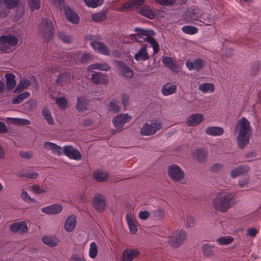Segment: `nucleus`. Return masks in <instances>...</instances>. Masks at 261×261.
<instances>
[{"label": "nucleus", "instance_id": "1", "mask_svg": "<svg viewBox=\"0 0 261 261\" xmlns=\"http://www.w3.org/2000/svg\"><path fill=\"white\" fill-rule=\"evenodd\" d=\"M235 130L238 132V146L243 149L249 143L252 130L250 122L245 117H242L238 121Z\"/></svg>", "mask_w": 261, "mask_h": 261}, {"label": "nucleus", "instance_id": "2", "mask_svg": "<svg viewBox=\"0 0 261 261\" xmlns=\"http://www.w3.org/2000/svg\"><path fill=\"white\" fill-rule=\"evenodd\" d=\"M235 194L233 192H223L214 199L213 206L215 210L226 212L235 203Z\"/></svg>", "mask_w": 261, "mask_h": 261}, {"label": "nucleus", "instance_id": "3", "mask_svg": "<svg viewBox=\"0 0 261 261\" xmlns=\"http://www.w3.org/2000/svg\"><path fill=\"white\" fill-rule=\"evenodd\" d=\"M54 27L52 22L48 18H43L38 25L40 35L48 42L54 37Z\"/></svg>", "mask_w": 261, "mask_h": 261}, {"label": "nucleus", "instance_id": "4", "mask_svg": "<svg viewBox=\"0 0 261 261\" xmlns=\"http://www.w3.org/2000/svg\"><path fill=\"white\" fill-rule=\"evenodd\" d=\"M187 239V233L184 230L174 231L169 237L168 242L169 244L173 247L177 248L180 246Z\"/></svg>", "mask_w": 261, "mask_h": 261}, {"label": "nucleus", "instance_id": "5", "mask_svg": "<svg viewBox=\"0 0 261 261\" xmlns=\"http://www.w3.org/2000/svg\"><path fill=\"white\" fill-rule=\"evenodd\" d=\"M17 42L18 39L13 35L1 36L0 37V51L9 53L11 50V47L15 46Z\"/></svg>", "mask_w": 261, "mask_h": 261}, {"label": "nucleus", "instance_id": "6", "mask_svg": "<svg viewBox=\"0 0 261 261\" xmlns=\"http://www.w3.org/2000/svg\"><path fill=\"white\" fill-rule=\"evenodd\" d=\"M168 173L169 177L174 181H179L185 177L184 171L176 164H172L169 167Z\"/></svg>", "mask_w": 261, "mask_h": 261}, {"label": "nucleus", "instance_id": "7", "mask_svg": "<svg viewBox=\"0 0 261 261\" xmlns=\"http://www.w3.org/2000/svg\"><path fill=\"white\" fill-rule=\"evenodd\" d=\"M161 128V123L158 121L152 122L150 124L145 123L141 128L140 133L143 136H150L155 134Z\"/></svg>", "mask_w": 261, "mask_h": 261}, {"label": "nucleus", "instance_id": "8", "mask_svg": "<svg viewBox=\"0 0 261 261\" xmlns=\"http://www.w3.org/2000/svg\"><path fill=\"white\" fill-rule=\"evenodd\" d=\"M80 51H76L74 53H66L64 52L60 55L59 57H57L60 59V62H69V64H72L76 62L78 59L80 58Z\"/></svg>", "mask_w": 261, "mask_h": 261}, {"label": "nucleus", "instance_id": "9", "mask_svg": "<svg viewBox=\"0 0 261 261\" xmlns=\"http://www.w3.org/2000/svg\"><path fill=\"white\" fill-rule=\"evenodd\" d=\"M92 202L94 208L97 212H102L105 210L106 202L102 194L96 193L93 197Z\"/></svg>", "mask_w": 261, "mask_h": 261}, {"label": "nucleus", "instance_id": "10", "mask_svg": "<svg viewBox=\"0 0 261 261\" xmlns=\"http://www.w3.org/2000/svg\"><path fill=\"white\" fill-rule=\"evenodd\" d=\"M200 13L199 10L195 8L189 9L185 14V19L187 22L195 24V21L198 22L200 19Z\"/></svg>", "mask_w": 261, "mask_h": 261}, {"label": "nucleus", "instance_id": "11", "mask_svg": "<svg viewBox=\"0 0 261 261\" xmlns=\"http://www.w3.org/2000/svg\"><path fill=\"white\" fill-rule=\"evenodd\" d=\"M131 118V116L127 114H121L114 117L112 122L116 128L118 129L121 128L126 123L129 121Z\"/></svg>", "mask_w": 261, "mask_h": 261}, {"label": "nucleus", "instance_id": "12", "mask_svg": "<svg viewBox=\"0 0 261 261\" xmlns=\"http://www.w3.org/2000/svg\"><path fill=\"white\" fill-rule=\"evenodd\" d=\"M62 153L69 158L74 160L79 161L82 159L80 152L78 150L74 149L71 146H64Z\"/></svg>", "mask_w": 261, "mask_h": 261}, {"label": "nucleus", "instance_id": "13", "mask_svg": "<svg viewBox=\"0 0 261 261\" xmlns=\"http://www.w3.org/2000/svg\"><path fill=\"white\" fill-rule=\"evenodd\" d=\"M92 48L98 53L106 56L110 55V51L108 46L103 43L96 41H92L90 43Z\"/></svg>", "mask_w": 261, "mask_h": 261}, {"label": "nucleus", "instance_id": "14", "mask_svg": "<svg viewBox=\"0 0 261 261\" xmlns=\"http://www.w3.org/2000/svg\"><path fill=\"white\" fill-rule=\"evenodd\" d=\"M203 115L201 113H196L189 116L186 121V124L188 126H195L204 120Z\"/></svg>", "mask_w": 261, "mask_h": 261}, {"label": "nucleus", "instance_id": "15", "mask_svg": "<svg viewBox=\"0 0 261 261\" xmlns=\"http://www.w3.org/2000/svg\"><path fill=\"white\" fill-rule=\"evenodd\" d=\"M116 66L119 71L124 76L128 78H130L133 76V72L132 70L123 61H116Z\"/></svg>", "mask_w": 261, "mask_h": 261}, {"label": "nucleus", "instance_id": "16", "mask_svg": "<svg viewBox=\"0 0 261 261\" xmlns=\"http://www.w3.org/2000/svg\"><path fill=\"white\" fill-rule=\"evenodd\" d=\"M9 229L11 232L14 233H24L28 231V227L26 222L22 221L12 224L9 226Z\"/></svg>", "mask_w": 261, "mask_h": 261}, {"label": "nucleus", "instance_id": "17", "mask_svg": "<svg viewBox=\"0 0 261 261\" xmlns=\"http://www.w3.org/2000/svg\"><path fill=\"white\" fill-rule=\"evenodd\" d=\"M186 65L190 70H195L198 71L205 66V62L200 59H196L192 61L188 60Z\"/></svg>", "mask_w": 261, "mask_h": 261}, {"label": "nucleus", "instance_id": "18", "mask_svg": "<svg viewBox=\"0 0 261 261\" xmlns=\"http://www.w3.org/2000/svg\"><path fill=\"white\" fill-rule=\"evenodd\" d=\"M140 254L139 251L137 249H126L123 252L122 261H132Z\"/></svg>", "mask_w": 261, "mask_h": 261}, {"label": "nucleus", "instance_id": "19", "mask_svg": "<svg viewBox=\"0 0 261 261\" xmlns=\"http://www.w3.org/2000/svg\"><path fill=\"white\" fill-rule=\"evenodd\" d=\"M214 21V17L211 14L201 13L199 21L195 23V24L199 26L210 25L213 24Z\"/></svg>", "mask_w": 261, "mask_h": 261}, {"label": "nucleus", "instance_id": "20", "mask_svg": "<svg viewBox=\"0 0 261 261\" xmlns=\"http://www.w3.org/2000/svg\"><path fill=\"white\" fill-rule=\"evenodd\" d=\"M64 13L68 21L75 24L79 22V15L69 7L66 6L64 8Z\"/></svg>", "mask_w": 261, "mask_h": 261}, {"label": "nucleus", "instance_id": "21", "mask_svg": "<svg viewBox=\"0 0 261 261\" xmlns=\"http://www.w3.org/2000/svg\"><path fill=\"white\" fill-rule=\"evenodd\" d=\"M62 210L63 207L60 204H54L42 207L41 208V212L48 215H55L60 213Z\"/></svg>", "mask_w": 261, "mask_h": 261}, {"label": "nucleus", "instance_id": "22", "mask_svg": "<svg viewBox=\"0 0 261 261\" xmlns=\"http://www.w3.org/2000/svg\"><path fill=\"white\" fill-rule=\"evenodd\" d=\"M162 62L164 65L171 70L176 72H179L180 68L179 65L174 62L171 58L164 57L162 59Z\"/></svg>", "mask_w": 261, "mask_h": 261}, {"label": "nucleus", "instance_id": "23", "mask_svg": "<svg viewBox=\"0 0 261 261\" xmlns=\"http://www.w3.org/2000/svg\"><path fill=\"white\" fill-rule=\"evenodd\" d=\"M146 49L147 48L145 45H142V47L134 56V59L136 61L138 62L145 61L149 59V55Z\"/></svg>", "mask_w": 261, "mask_h": 261}, {"label": "nucleus", "instance_id": "24", "mask_svg": "<svg viewBox=\"0 0 261 261\" xmlns=\"http://www.w3.org/2000/svg\"><path fill=\"white\" fill-rule=\"evenodd\" d=\"M76 223V217L73 215L69 216L65 222V230L69 232H71L75 228Z\"/></svg>", "mask_w": 261, "mask_h": 261}, {"label": "nucleus", "instance_id": "25", "mask_svg": "<svg viewBox=\"0 0 261 261\" xmlns=\"http://www.w3.org/2000/svg\"><path fill=\"white\" fill-rule=\"evenodd\" d=\"M43 147L46 150H51L53 153H56L58 155H60L63 152V149L60 146L50 142H45Z\"/></svg>", "mask_w": 261, "mask_h": 261}, {"label": "nucleus", "instance_id": "26", "mask_svg": "<svg viewBox=\"0 0 261 261\" xmlns=\"http://www.w3.org/2000/svg\"><path fill=\"white\" fill-rule=\"evenodd\" d=\"M249 170V167L246 165H241L234 168L231 172L230 175L235 178L239 175L245 174Z\"/></svg>", "mask_w": 261, "mask_h": 261}, {"label": "nucleus", "instance_id": "27", "mask_svg": "<svg viewBox=\"0 0 261 261\" xmlns=\"http://www.w3.org/2000/svg\"><path fill=\"white\" fill-rule=\"evenodd\" d=\"M138 12L150 19H153L155 17L154 12L149 6H143L138 10Z\"/></svg>", "mask_w": 261, "mask_h": 261}, {"label": "nucleus", "instance_id": "28", "mask_svg": "<svg viewBox=\"0 0 261 261\" xmlns=\"http://www.w3.org/2000/svg\"><path fill=\"white\" fill-rule=\"evenodd\" d=\"M177 90V87L175 85L167 83L162 87L161 92L163 95L168 96L175 93Z\"/></svg>", "mask_w": 261, "mask_h": 261}, {"label": "nucleus", "instance_id": "29", "mask_svg": "<svg viewBox=\"0 0 261 261\" xmlns=\"http://www.w3.org/2000/svg\"><path fill=\"white\" fill-rule=\"evenodd\" d=\"M205 132L206 134L212 136H219L224 133V129L221 127L219 126H210L205 129Z\"/></svg>", "mask_w": 261, "mask_h": 261}, {"label": "nucleus", "instance_id": "30", "mask_svg": "<svg viewBox=\"0 0 261 261\" xmlns=\"http://www.w3.org/2000/svg\"><path fill=\"white\" fill-rule=\"evenodd\" d=\"M91 80L96 84H105L108 81L105 75L101 72H96L92 74Z\"/></svg>", "mask_w": 261, "mask_h": 261}, {"label": "nucleus", "instance_id": "31", "mask_svg": "<svg viewBox=\"0 0 261 261\" xmlns=\"http://www.w3.org/2000/svg\"><path fill=\"white\" fill-rule=\"evenodd\" d=\"M145 0H132L126 2L123 5V7L126 10H134L138 7L142 6Z\"/></svg>", "mask_w": 261, "mask_h": 261}, {"label": "nucleus", "instance_id": "32", "mask_svg": "<svg viewBox=\"0 0 261 261\" xmlns=\"http://www.w3.org/2000/svg\"><path fill=\"white\" fill-rule=\"evenodd\" d=\"M42 241L48 246L55 247L58 245L59 240L55 237L47 236L42 238Z\"/></svg>", "mask_w": 261, "mask_h": 261}, {"label": "nucleus", "instance_id": "33", "mask_svg": "<svg viewBox=\"0 0 261 261\" xmlns=\"http://www.w3.org/2000/svg\"><path fill=\"white\" fill-rule=\"evenodd\" d=\"M135 31L137 33L136 39L138 42L142 41L141 39L146 40L149 37L148 31L146 30L137 28L135 29Z\"/></svg>", "mask_w": 261, "mask_h": 261}, {"label": "nucleus", "instance_id": "34", "mask_svg": "<svg viewBox=\"0 0 261 261\" xmlns=\"http://www.w3.org/2000/svg\"><path fill=\"white\" fill-rule=\"evenodd\" d=\"M71 75L70 72H64L61 74L56 81L57 84L62 86L69 82L70 80Z\"/></svg>", "mask_w": 261, "mask_h": 261}, {"label": "nucleus", "instance_id": "35", "mask_svg": "<svg viewBox=\"0 0 261 261\" xmlns=\"http://www.w3.org/2000/svg\"><path fill=\"white\" fill-rule=\"evenodd\" d=\"M87 103L86 99L84 97H79L77 98L76 108L78 111L81 112H84L87 109Z\"/></svg>", "mask_w": 261, "mask_h": 261}, {"label": "nucleus", "instance_id": "36", "mask_svg": "<svg viewBox=\"0 0 261 261\" xmlns=\"http://www.w3.org/2000/svg\"><path fill=\"white\" fill-rule=\"evenodd\" d=\"M93 178L98 182H102L106 180L108 178V174L106 172L102 171H95L93 174Z\"/></svg>", "mask_w": 261, "mask_h": 261}, {"label": "nucleus", "instance_id": "37", "mask_svg": "<svg viewBox=\"0 0 261 261\" xmlns=\"http://www.w3.org/2000/svg\"><path fill=\"white\" fill-rule=\"evenodd\" d=\"M7 89L8 90H11L16 85L15 76L12 74H6L5 75Z\"/></svg>", "mask_w": 261, "mask_h": 261}, {"label": "nucleus", "instance_id": "38", "mask_svg": "<svg viewBox=\"0 0 261 261\" xmlns=\"http://www.w3.org/2000/svg\"><path fill=\"white\" fill-rule=\"evenodd\" d=\"M30 96V93L29 92H24L22 93L12 99V103L15 105L21 103L23 100L28 98Z\"/></svg>", "mask_w": 261, "mask_h": 261}, {"label": "nucleus", "instance_id": "39", "mask_svg": "<svg viewBox=\"0 0 261 261\" xmlns=\"http://www.w3.org/2000/svg\"><path fill=\"white\" fill-rule=\"evenodd\" d=\"M199 90L205 93L206 92H212L214 91V86L213 84L209 83H202L199 85Z\"/></svg>", "mask_w": 261, "mask_h": 261}, {"label": "nucleus", "instance_id": "40", "mask_svg": "<svg viewBox=\"0 0 261 261\" xmlns=\"http://www.w3.org/2000/svg\"><path fill=\"white\" fill-rule=\"evenodd\" d=\"M197 159L200 163H204L207 155V152L206 150L202 148H198L196 150Z\"/></svg>", "mask_w": 261, "mask_h": 261}, {"label": "nucleus", "instance_id": "41", "mask_svg": "<svg viewBox=\"0 0 261 261\" xmlns=\"http://www.w3.org/2000/svg\"><path fill=\"white\" fill-rule=\"evenodd\" d=\"M31 85L30 81L28 79H22L14 90V92H20L23 89L27 88Z\"/></svg>", "mask_w": 261, "mask_h": 261}, {"label": "nucleus", "instance_id": "42", "mask_svg": "<svg viewBox=\"0 0 261 261\" xmlns=\"http://www.w3.org/2000/svg\"><path fill=\"white\" fill-rule=\"evenodd\" d=\"M150 215L153 220H160L164 218L165 215V211L163 209L158 208L151 212L150 214Z\"/></svg>", "mask_w": 261, "mask_h": 261}, {"label": "nucleus", "instance_id": "43", "mask_svg": "<svg viewBox=\"0 0 261 261\" xmlns=\"http://www.w3.org/2000/svg\"><path fill=\"white\" fill-rule=\"evenodd\" d=\"M216 241L220 245H227L232 243L233 239L229 236H223L217 239Z\"/></svg>", "mask_w": 261, "mask_h": 261}, {"label": "nucleus", "instance_id": "44", "mask_svg": "<svg viewBox=\"0 0 261 261\" xmlns=\"http://www.w3.org/2000/svg\"><path fill=\"white\" fill-rule=\"evenodd\" d=\"M214 246L210 245L208 244H204L202 248V253L204 256H210L213 255L214 253Z\"/></svg>", "mask_w": 261, "mask_h": 261}, {"label": "nucleus", "instance_id": "45", "mask_svg": "<svg viewBox=\"0 0 261 261\" xmlns=\"http://www.w3.org/2000/svg\"><path fill=\"white\" fill-rule=\"evenodd\" d=\"M107 17V13L105 12H102L93 14L92 15V19L96 22H100L105 20Z\"/></svg>", "mask_w": 261, "mask_h": 261}, {"label": "nucleus", "instance_id": "46", "mask_svg": "<svg viewBox=\"0 0 261 261\" xmlns=\"http://www.w3.org/2000/svg\"><path fill=\"white\" fill-rule=\"evenodd\" d=\"M181 31L185 34L194 35L198 32V29L194 26L185 25L181 28Z\"/></svg>", "mask_w": 261, "mask_h": 261}, {"label": "nucleus", "instance_id": "47", "mask_svg": "<svg viewBox=\"0 0 261 261\" xmlns=\"http://www.w3.org/2000/svg\"><path fill=\"white\" fill-rule=\"evenodd\" d=\"M146 41L150 43L153 50V53L156 54L159 52L160 49V46L159 43L155 41V40L152 37L149 36L147 38Z\"/></svg>", "mask_w": 261, "mask_h": 261}, {"label": "nucleus", "instance_id": "48", "mask_svg": "<svg viewBox=\"0 0 261 261\" xmlns=\"http://www.w3.org/2000/svg\"><path fill=\"white\" fill-rule=\"evenodd\" d=\"M58 37L64 43H69L73 40V38L66 34L65 32L61 31L58 34Z\"/></svg>", "mask_w": 261, "mask_h": 261}, {"label": "nucleus", "instance_id": "49", "mask_svg": "<svg viewBox=\"0 0 261 261\" xmlns=\"http://www.w3.org/2000/svg\"><path fill=\"white\" fill-rule=\"evenodd\" d=\"M97 254V247L95 242H92L90 244L89 255L91 258H94Z\"/></svg>", "mask_w": 261, "mask_h": 261}, {"label": "nucleus", "instance_id": "50", "mask_svg": "<svg viewBox=\"0 0 261 261\" xmlns=\"http://www.w3.org/2000/svg\"><path fill=\"white\" fill-rule=\"evenodd\" d=\"M19 0H0V3H3L8 9H13L18 4Z\"/></svg>", "mask_w": 261, "mask_h": 261}, {"label": "nucleus", "instance_id": "51", "mask_svg": "<svg viewBox=\"0 0 261 261\" xmlns=\"http://www.w3.org/2000/svg\"><path fill=\"white\" fill-rule=\"evenodd\" d=\"M86 5L91 8H96L102 4L101 0H84Z\"/></svg>", "mask_w": 261, "mask_h": 261}, {"label": "nucleus", "instance_id": "52", "mask_svg": "<svg viewBox=\"0 0 261 261\" xmlns=\"http://www.w3.org/2000/svg\"><path fill=\"white\" fill-rule=\"evenodd\" d=\"M128 226L130 232L132 234H136L138 231V229L136 225L135 221L131 219L127 220Z\"/></svg>", "mask_w": 261, "mask_h": 261}, {"label": "nucleus", "instance_id": "53", "mask_svg": "<svg viewBox=\"0 0 261 261\" xmlns=\"http://www.w3.org/2000/svg\"><path fill=\"white\" fill-rule=\"evenodd\" d=\"M56 102L58 106L62 109H65L67 106V101L64 97L57 98Z\"/></svg>", "mask_w": 261, "mask_h": 261}, {"label": "nucleus", "instance_id": "54", "mask_svg": "<svg viewBox=\"0 0 261 261\" xmlns=\"http://www.w3.org/2000/svg\"><path fill=\"white\" fill-rule=\"evenodd\" d=\"M28 2L31 11L38 10L40 7V0H29Z\"/></svg>", "mask_w": 261, "mask_h": 261}, {"label": "nucleus", "instance_id": "55", "mask_svg": "<svg viewBox=\"0 0 261 261\" xmlns=\"http://www.w3.org/2000/svg\"><path fill=\"white\" fill-rule=\"evenodd\" d=\"M154 2L162 6H171L175 3L176 0H154Z\"/></svg>", "mask_w": 261, "mask_h": 261}, {"label": "nucleus", "instance_id": "56", "mask_svg": "<svg viewBox=\"0 0 261 261\" xmlns=\"http://www.w3.org/2000/svg\"><path fill=\"white\" fill-rule=\"evenodd\" d=\"M19 177H26L29 179H35L38 176V174L36 172H28L26 173H19Z\"/></svg>", "mask_w": 261, "mask_h": 261}, {"label": "nucleus", "instance_id": "57", "mask_svg": "<svg viewBox=\"0 0 261 261\" xmlns=\"http://www.w3.org/2000/svg\"><path fill=\"white\" fill-rule=\"evenodd\" d=\"M91 59L92 57L90 54L84 53L81 55V53H80V58L77 60H80L82 63H86Z\"/></svg>", "mask_w": 261, "mask_h": 261}, {"label": "nucleus", "instance_id": "58", "mask_svg": "<svg viewBox=\"0 0 261 261\" xmlns=\"http://www.w3.org/2000/svg\"><path fill=\"white\" fill-rule=\"evenodd\" d=\"M108 109L111 112L116 113L120 111V107L116 102L111 101L109 103Z\"/></svg>", "mask_w": 261, "mask_h": 261}, {"label": "nucleus", "instance_id": "59", "mask_svg": "<svg viewBox=\"0 0 261 261\" xmlns=\"http://www.w3.org/2000/svg\"><path fill=\"white\" fill-rule=\"evenodd\" d=\"M21 197L24 201L28 203H30L32 202L35 201V200L31 198L30 196L28 195V193L24 190H22Z\"/></svg>", "mask_w": 261, "mask_h": 261}, {"label": "nucleus", "instance_id": "60", "mask_svg": "<svg viewBox=\"0 0 261 261\" xmlns=\"http://www.w3.org/2000/svg\"><path fill=\"white\" fill-rule=\"evenodd\" d=\"M258 233V229L255 228L250 227L247 229L246 235L247 236L250 237L254 238Z\"/></svg>", "mask_w": 261, "mask_h": 261}, {"label": "nucleus", "instance_id": "61", "mask_svg": "<svg viewBox=\"0 0 261 261\" xmlns=\"http://www.w3.org/2000/svg\"><path fill=\"white\" fill-rule=\"evenodd\" d=\"M195 224V219L193 217L188 216L187 218L186 226L187 227H192Z\"/></svg>", "mask_w": 261, "mask_h": 261}, {"label": "nucleus", "instance_id": "62", "mask_svg": "<svg viewBox=\"0 0 261 261\" xmlns=\"http://www.w3.org/2000/svg\"><path fill=\"white\" fill-rule=\"evenodd\" d=\"M249 181L250 179L248 177H245L239 180V185L241 187L244 188L247 186Z\"/></svg>", "mask_w": 261, "mask_h": 261}, {"label": "nucleus", "instance_id": "63", "mask_svg": "<svg viewBox=\"0 0 261 261\" xmlns=\"http://www.w3.org/2000/svg\"><path fill=\"white\" fill-rule=\"evenodd\" d=\"M222 165L221 164L217 163L211 167V171L214 172H218L222 169Z\"/></svg>", "mask_w": 261, "mask_h": 261}, {"label": "nucleus", "instance_id": "64", "mask_svg": "<svg viewBox=\"0 0 261 261\" xmlns=\"http://www.w3.org/2000/svg\"><path fill=\"white\" fill-rule=\"evenodd\" d=\"M129 96L126 94H122L121 95V103L124 107H126L127 105L129 100Z\"/></svg>", "mask_w": 261, "mask_h": 261}]
</instances>
